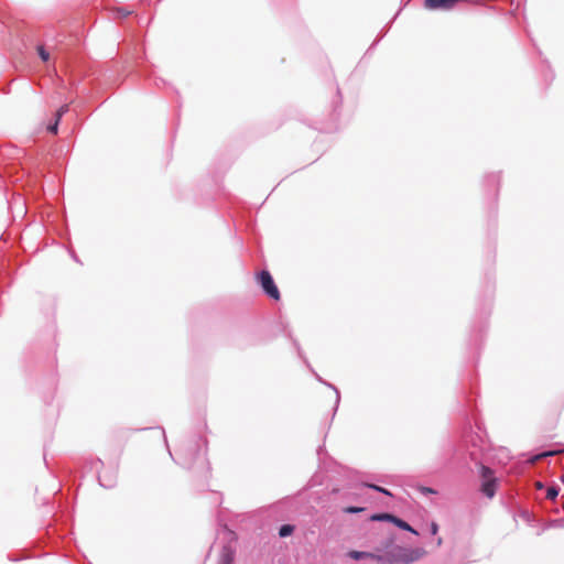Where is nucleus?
<instances>
[{
  "label": "nucleus",
  "instance_id": "6e6552de",
  "mask_svg": "<svg viewBox=\"0 0 564 564\" xmlns=\"http://www.w3.org/2000/svg\"><path fill=\"white\" fill-rule=\"evenodd\" d=\"M392 518L393 516L392 514H389V513H380V514H375L371 517V520L373 521H378V520H388V521H391L392 522Z\"/></svg>",
  "mask_w": 564,
  "mask_h": 564
},
{
  "label": "nucleus",
  "instance_id": "39448f33",
  "mask_svg": "<svg viewBox=\"0 0 564 564\" xmlns=\"http://www.w3.org/2000/svg\"><path fill=\"white\" fill-rule=\"evenodd\" d=\"M235 561V550L230 545H225L221 549L218 564H234Z\"/></svg>",
  "mask_w": 564,
  "mask_h": 564
},
{
  "label": "nucleus",
  "instance_id": "1a4fd4ad",
  "mask_svg": "<svg viewBox=\"0 0 564 564\" xmlns=\"http://www.w3.org/2000/svg\"><path fill=\"white\" fill-rule=\"evenodd\" d=\"M37 53L43 62H47L50 58L48 52L44 48V46L37 47Z\"/></svg>",
  "mask_w": 564,
  "mask_h": 564
},
{
  "label": "nucleus",
  "instance_id": "f3484780",
  "mask_svg": "<svg viewBox=\"0 0 564 564\" xmlns=\"http://www.w3.org/2000/svg\"><path fill=\"white\" fill-rule=\"evenodd\" d=\"M437 531H438V525H437L436 523H434V522H433V523H432V525H431V532H432V534H436V533H437Z\"/></svg>",
  "mask_w": 564,
  "mask_h": 564
},
{
  "label": "nucleus",
  "instance_id": "f8f14e48",
  "mask_svg": "<svg viewBox=\"0 0 564 564\" xmlns=\"http://www.w3.org/2000/svg\"><path fill=\"white\" fill-rule=\"evenodd\" d=\"M365 510V508H361V507H346L344 509V512L346 513H358V512H362Z\"/></svg>",
  "mask_w": 564,
  "mask_h": 564
},
{
  "label": "nucleus",
  "instance_id": "7ed1b4c3",
  "mask_svg": "<svg viewBox=\"0 0 564 564\" xmlns=\"http://www.w3.org/2000/svg\"><path fill=\"white\" fill-rule=\"evenodd\" d=\"M259 282L263 289V291L273 300L279 301L280 300V292L271 276V274L268 271H262L259 274Z\"/></svg>",
  "mask_w": 564,
  "mask_h": 564
},
{
  "label": "nucleus",
  "instance_id": "2eb2a0df",
  "mask_svg": "<svg viewBox=\"0 0 564 564\" xmlns=\"http://www.w3.org/2000/svg\"><path fill=\"white\" fill-rule=\"evenodd\" d=\"M58 123H59V121H57V119L55 118V122L53 124L48 126L47 130L54 134L57 133Z\"/></svg>",
  "mask_w": 564,
  "mask_h": 564
},
{
  "label": "nucleus",
  "instance_id": "0eeeda50",
  "mask_svg": "<svg viewBox=\"0 0 564 564\" xmlns=\"http://www.w3.org/2000/svg\"><path fill=\"white\" fill-rule=\"evenodd\" d=\"M294 532V527L291 525V524H284L280 528L279 530V535L281 538H286L289 535H291L292 533Z\"/></svg>",
  "mask_w": 564,
  "mask_h": 564
},
{
  "label": "nucleus",
  "instance_id": "9b49d317",
  "mask_svg": "<svg viewBox=\"0 0 564 564\" xmlns=\"http://www.w3.org/2000/svg\"><path fill=\"white\" fill-rule=\"evenodd\" d=\"M558 495V490L554 487H550L547 488V491H546V498L547 499H554L555 497H557Z\"/></svg>",
  "mask_w": 564,
  "mask_h": 564
},
{
  "label": "nucleus",
  "instance_id": "20e7f679",
  "mask_svg": "<svg viewBox=\"0 0 564 564\" xmlns=\"http://www.w3.org/2000/svg\"><path fill=\"white\" fill-rule=\"evenodd\" d=\"M348 555L354 560L371 558V560L376 561L378 564L383 563V555L376 554V553L350 551Z\"/></svg>",
  "mask_w": 564,
  "mask_h": 564
},
{
  "label": "nucleus",
  "instance_id": "4468645a",
  "mask_svg": "<svg viewBox=\"0 0 564 564\" xmlns=\"http://www.w3.org/2000/svg\"><path fill=\"white\" fill-rule=\"evenodd\" d=\"M417 490H419L421 494H424V495H427V494H436V491H435L433 488L425 487V486H420V487H417Z\"/></svg>",
  "mask_w": 564,
  "mask_h": 564
},
{
  "label": "nucleus",
  "instance_id": "9d476101",
  "mask_svg": "<svg viewBox=\"0 0 564 564\" xmlns=\"http://www.w3.org/2000/svg\"><path fill=\"white\" fill-rule=\"evenodd\" d=\"M68 111V105H63L57 111H56V119L57 121L61 120V118Z\"/></svg>",
  "mask_w": 564,
  "mask_h": 564
},
{
  "label": "nucleus",
  "instance_id": "a211bd4d",
  "mask_svg": "<svg viewBox=\"0 0 564 564\" xmlns=\"http://www.w3.org/2000/svg\"><path fill=\"white\" fill-rule=\"evenodd\" d=\"M556 452H547V453H544L540 456H538L536 458H540V457H545V456H550V455H554Z\"/></svg>",
  "mask_w": 564,
  "mask_h": 564
},
{
  "label": "nucleus",
  "instance_id": "ddd939ff",
  "mask_svg": "<svg viewBox=\"0 0 564 564\" xmlns=\"http://www.w3.org/2000/svg\"><path fill=\"white\" fill-rule=\"evenodd\" d=\"M367 486H368L369 488H372V489H375V490H377V491H379V492H382V494H384V495H387V496H391V492H390L389 490H387V489L382 488V487H379V486H377V485H367Z\"/></svg>",
  "mask_w": 564,
  "mask_h": 564
},
{
  "label": "nucleus",
  "instance_id": "f03ea898",
  "mask_svg": "<svg viewBox=\"0 0 564 564\" xmlns=\"http://www.w3.org/2000/svg\"><path fill=\"white\" fill-rule=\"evenodd\" d=\"M481 491L488 498H492L496 492L497 479L494 477L492 470L489 467L481 466Z\"/></svg>",
  "mask_w": 564,
  "mask_h": 564
},
{
  "label": "nucleus",
  "instance_id": "dca6fc26",
  "mask_svg": "<svg viewBox=\"0 0 564 564\" xmlns=\"http://www.w3.org/2000/svg\"><path fill=\"white\" fill-rule=\"evenodd\" d=\"M117 11H118V13H119L122 18H126V17H128L129 14H131V11H127V10H123V9H118Z\"/></svg>",
  "mask_w": 564,
  "mask_h": 564
},
{
  "label": "nucleus",
  "instance_id": "423d86ee",
  "mask_svg": "<svg viewBox=\"0 0 564 564\" xmlns=\"http://www.w3.org/2000/svg\"><path fill=\"white\" fill-rule=\"evenodd\" d=\"M392 522L400 529H403V530L410 531L414 534H417V532L414 529H412V527L409 523H406L405 521H403L394 516L392 518Z\"/></svg>",
  "mask_w": 564,
  "mask_h": 564
},
{
  "label": "nucleus",
  "instance_id": "f257e3e1",
  "mask_svg": "<svg viewBox=\"0 0 564 564\" xmlns=\"http://www.w3.org/2000/svg\"><path fill=\"white\" fill-rule=\"evenodd\" d=\"M426 551L423 547H394L383 555L382 564H411L424 557Z\"/></svg>",
  "mask_w": 564,
  "mask_h": 564
},
{
  "label": "nucleus",
  "instance_id": "6ab92c4d",
  "mask_svg": "<svg viewBox=\"0 0 564 564\" xmlns=\"http://www.w3.org/2000/svg\"><path fill=\"white\" fill-rule=\"evenodd\" d=\"M562 480H563V482H564V475L562 476Z\"/></svg>",
  "mask_w": 564,
  "mask_h": 564
}]
</instances>
